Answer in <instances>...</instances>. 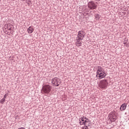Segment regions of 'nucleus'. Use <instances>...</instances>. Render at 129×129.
<instances>
[{
  "label": "nucleus",
  "instance_id": "obj_1",
  "mask_svg": "<svg viewBox=\"0 0 129 129\" xmlns=\"http://www.w3.org/2000/svg\"><path fill=\"white\" fill-rule=\"evenodd\" d=\"M106 76L105 71L101 67H98L96 72V77L97 79H102Z\"/></svg>",
  "mask_w": 129,
  "mask_h": 129
},
{
  "label": "nucleus",
  "instance_id": "obj_2",
  "mask_svg": "<svg viewBox=\"0 0 129 129\" xmlns=\"http://www.w3.org/2000/svg\"><path fill=\"white\" fill-rule=\"evenodd\" d=\"M52 89V87L49 85H45L42 86L41 91L42 93H45V94H48L51 92V90Z\"/></svg>",
  "mask_w": 129,
  "mask_h": 129
},
{
  "label": "nucleus",
  "instance_id": "obj_3",
  "mask_svg": "<svg viewBox=\"0 0 129 129\" xmlns=\"http://www.w3.org/2000/svg\"><path fill=\"white\" fill-rule=\"evenodd\" d=\"M84 36H85V33H84L83 31H79L77 37L76 38V41L77 42H80V41H82L84 38Z\"/></svg>",
  "mask_w": 129,
  "mask_h": 129
},
{
  "label": "nucleus",
  "instance_id": "obj_4",
  "mask_svg": "<svg viewBox=\"0 0 129 129\" xmlns=\"http://www.w3.org/2000/svg\"><path fill=\"white\" fill-rule=\"evenodd\" d=\"M51 83L53 86L57 87L61 84V81L60 80V79L55 77L52 79Z\"/></svg>",
  "mask_w": 129,
  "mask_h": 129
},
{
  "label": "nucleus",
  "instance_id": "obj_5",
  "mask_svg": "<svg viewBox=\"0 0 129 129\" xmlns=\"http://www.w3.org/2000/svg\"><path fill=\"white\" fill-rule=\"evenodd\" d=\"M108 85V83H107V81L106 80H103L99 82V86L100 88H102V89H105L106 87Z\"/></svg>",
  "mask_w": 129,
  "mask_h": 129
},
{
  "label": "nucleus",
  "instance_id": "obj_6",
  "mask_svg": "<svg viewBox=\"0 0 129 129\" xmlns=\"http://www.w3.org/2000/svg\"><path fill=\"white\" fill-rule=\"evenodd\" d=\"M109 118L112 122L116 120V115H115V112L114 111L111 112L109 114Z\"/></svg>",
  "mask_w": 129,
  "mask_h": 129
},
{
  "label": "nucleus",
  "instance_id": "obj_7",
  "mask_svg": "<svg viewBox=\"0 0 129 129\" xmlns=\"http://www.w3.org/2000/svg\"><path fill=\"white\" fill-rule=\"evenodd\" d=\"M88 6L89 9H90V10H95L97 8V5L92 1L88 2Z\"/></svg>",
  "mask_w": 129,
  "mask_h": 129
},
{
  "label": "nucleus",
  "instance_id": "obj_8",
  "mask_svg": "<svg viewBox=\"0 0 129 129\" xmlns=\"http://www.w3.org/2000/svg\"><path fill=\"white\" fill-rule=\"evenodd\" d=\"M125 108H126V104H122L120 107V109L121 111L125 110Z\"/></svg>",
  "mask_w": 129,
  "mask_h": 129
},
{
  "label": "nucleus",
  "instance_id": "obj_9",
  "mask_svg": "<svg viewBox=\"0 0 129 129\" xmlns=\"http://www.w3.org/2000/svg\"><path fill=\"white\" fill-rule=\"evenodd\" d=\"M27 31H28V33L32 34V33H33V32H34V28H33V27H32V26H30L28 28Z\"/></svg>",
  "mask_w": 129,
  "mask_h": 129
},
{
  "label": "nucleus",
  "instance_id": "obj_10",
  "mask_svg": "<svg viewBox=\"0 0 129 129\" xmlns=\"http://www.w3.org/2000/svg\"><path fill=\"white\" fill-rule=\"evenodd\" d=\"M13 29L14 28L13 25L11 24H8L7 25V29L8 30V31H13Z\"/></svg>",
  "mask_w": 129,
  "mask_h": 129
},
{
  "label": "nucleus",
  "instance_id": "obj_11",
  "mask_svg": "<svg viewBox=\"0 0 129 129\" xmlns=\"http://www.w3.org/2000/svg\"><path fill=\"white\" fill-rule=\"evenodd\" d=\"M76 42H77L76 43V46L77 47H80V46H81L82 45V43H81V42L77 41H76Z\"/></svg>",
  "mask_w": 129,
  "mask_h": 129
},
{
  "label": "nucleus",
  "instance_id": "obj_12",
  "mask_svg": "<svg viewBox=\"0 0 129 129\" xmlns=\"http://www.w3.org/2000/svg\"><path fill=\"white\" fill-rule=\"evenodd\" d=\"M5 101H6V99L3 98L1 100L0 103H2V104H3L5 103Z\"/></svg>",
  "mask_w": 129,
  "mask_h": 129
},
{
  "label": "nucleus",
  "instance_id": "obj_13",
  "mask_svg": "<svg viewBox=\"0 0 129 129\" xmlns=\"http://www.w3.org/2000/svg\"><path fill=\"white\" fill-rule=\"evenodd\" d=\"M95 18H96V20H99V18L100 17L99 16V15L97 14L95 15Z\"/></svg>",
  "mask_w": 129,
  "mask_h": 129
},
{
  "label": "nucleus",
  "instance_id": "obj_14",
  "mask_svg": "<svg viewBox=\"0 0 129 129\" xmlns=\"http://www.w3.org/2000/svg\"><path fill=\"white\" fill-rule=\"evenodd\" d=\"M80 124L82 125V124H86L85 121H80Z\"/></svg>",
  "mask_w": 129,
  "mask_h": 129
},
{
  "label": "nucleus",
  "instance_id": "obj_15",
  "mask_svg": "<svg viewBox=\"0 0 129 129\" xmlns=\"http://www.w3.org/2000/svg\"><path fill=\"white\" fill-rule=\"evenodd\" d=\"M90 121L88 118H86V119L84 121L85 123H86V122H89Z\"/></svg>",
  "mask_w": 129,
  "mask_h": 129
},
{
  "label": "nucleus",
  "instance_id": "obj_16",
  "mask_svg": "<svg viewBox=\"0 0 129 129\" xmlns=\"http://www.w3.org/2000/svg\"><path fill=\"white\" fill-rule=\"evenodd\" d=\"M82 129H88V126L85 125L84 127H82Z\"/></svg>",
  "mask_w": 129,
  "mask_h": 129
},
{
  "label": "nucleus",
  "instance_id": "obj_17",
  "mask_svg": "<svg viewBox=\"0 0 129 129\" xmlns=\"http://www.w3.org/2000/svg\"><path fill=\"white\" fill-rule=\"evenodd\" d=\"M8 97V94H6L5 95H4V97L3 98H4L5 99H6V98H7V97Z\"/></svg>",
  "mask_w": 129,
  "mask_h": 129
},
{
  "label": "nucleus",
  "instance_id": "obj_18",
  "mask_svg": "<svg viewBox=\"0 0 129 129\" xmlns=\"http://www.w3.org/2000/svg\"><path fill=\"white\" fill-rule=\"evenodd\" d=\"M80 119H81L82 121H84V119H83V118H81Z\"/></svg>",
  "mask_w": 129,
  "mask_h": 129
},
{
  "label": "nucleus",
  "instance_id": "obj_19",
  "mask_svg": "<svg viewBox=\"0 0 129 129\" xmlns=\"http://www.w3.org/2000/svg\"><path fill=\"white\" fill-rule=\"evenodd\" d=\"M86 118H87L86 117H85V119H86Z\"/></svg>",
  "mask_w": 129,
  "mask_h": 129
},
{
  "label": "nucleus",
  "instance_id": "obj_20",
  "mask_svg": "<svg viewBox=\"0 0 129 129\" xmlns=\"http://www.w3.org/2000/svg\"><path fill=\"white\" fill-rule=\"evenodd\" d=\"M95 1H97L98 2V1H100V0H95Z\"/></svg>",
  "mask_w": 129,
  "mask_h": 129
}]
</instances>
